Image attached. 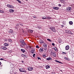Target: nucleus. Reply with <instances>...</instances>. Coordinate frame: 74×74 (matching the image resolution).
Returning <instances> with one entry per match:
<instances>
[{
  "label": "nucleus",
  "instance_id": "1",
  "mask_svg": "<svg viewBox=\"0 0 74 74\" xmlns=\"http://www.w3.org/2000/svg\"><path fill=\"white\" fill-rule=\"evenodd\" d=\"M67 10L69 12H71V7H69L66 8Z\"/></svg>",
  "mask_w": 74,
  "mask_h": 74
},
{
  "label": "nucleus",
  "instance_id": "2",
  "mask_svg": "<svg viewBox=\"0 0 74 74\" xmlns=\"http://www.w3.org/2000/svg\"><path fill=\"white\" fill-rule=\"evenodd\" d=\"M7 6L9 8H14V6L10 5H7Z\"/></svg>",
  "mask_w": 74,
  "mask_h": 74
},
{
  "label": "nucleus",
  "instance_id": "3",
  "mask_svg": "<svg viewBox=\"0 0 74 74\" xmlns=\"http://www.w3.org/2000/svg\"><path fill=\"white\" fill-rule=\"evenodd\" d=\"M28 70L29 71H32L33 70V68L32 67H29L28 68Z\"/></svg>",
  "mask_w": 74,
  "mask_h": 74
},
{
  "label": "nucleus",
  "instance_id": "4",
  "mask_svg": "<svg viewBox=\"0 0 74 74\" xmlns=\"http://www.w3.org/2000/svg\"><path fill=\"white\" fill-rule=\"evenodd\" d=\"M50 29L51 30H52L54 32H56V30H55V28L53 27L51 28Z\"/></svg>",
  "mask_w": 74,
  "mask_h": 74
},
{
  "label": "nucleus",
  "instance_id": "5",
  "mask_svg": "<svg viewBox=\"0 0 74 74\" xmlns=\"http://www.w3.org/2000/svg\"><path fill=\"white\" fill-rule=\"evenodd\" d=\"M70 48V47H69V46L67 45L65 47V49L66 50H68V49H69V48Z\"/></svg>",
  "mask_w": 74,
  "mask_h": 74
},
{
  "label": "nucleus",
  "instance_id": "6",
  "mask_svg": "<svg viewBox=\"0 0 74 74\" xmlns=\"http://www.w3.org/2000/svg\"><path fill=\"white\" fill-rule=\"evenodd\" d=\"M9 33H11V34H13V31L12 29H10L9 31Z\"/></svg>",
  "mask_w": 74,
  "mask_h": 74
},
{
  "label": "nucleus",
  "instance_id": "7",
  "mask_svg": "<svg viewBox=\"0 0 74 74\" xmlns=\"http://www.w3.org/2000/svg\"><path fill=\"white\" fill-rule=\"evenodd\" d=\"M2 48L3 49H4V50H6L7 49V48L5 46H2Z\"/></svg>",
  "mask_w": 74,
  "mask_h": 74
},
{
  "label": "nucleus",
  "instance_id": "8",
  "mask_svg": "<svg viewBox=\"0 0 74 74\" xmlns=\"http://www.w3.org/2000/svg\"><path fill=\"white\" fill-rule=\"evenodd\" d=\"M52 54L54 57H56V54L54 52H52Z\"/></svg>",
  "mask_w": 74,
  "mask_h": 74
},
{
  "label": "nucleus",
  "instance_id": "9",
  "mask_svg": "<svg viewBox=\"0 0 74 74\" xmlns=\"http://www.w3.org/2000/svg\"><path fill=\"white\" fill-rule=\"evenodd\" d=\"M45 68L46 69H47H47H48L50 68V66L48 65H47L45 66Z\"/></svg>",
  "mask_w": 74,
  "mask_h": 74
},
{
  "label": "nucleus",
  "instance_id": "10",
  "mask_svg": "<svg viewBox=\"0 0 74 74\" xmlns=\"http://www.w3.org/2000/svg\"><path fill=\"white\" fill-rule=\"evenodd\" d=\"M39 51L40 52H44L43 48H40V49L39 50Z\"/></svg>",
  "mask_w": 74,
  "mask_h": 74
},
{
  "label": "nucleus",
  "instance_id": "11",
  "mask_svg": "<svg viewBox=\"0 0 74 74\" xmlns=\"http://www.w3.org/2000/svg\"><path fill=\"white\" fill-rule=\"evenodd\" d=\"M46 59L47 60H52V58L51 57H49V58H47Z\"/></svg>",
  "mask_w": 74,
  "mask_h": 74
},
{
  "label": "nucleus",
  "instance_id": "12",
  "mask_svg": "<svg viewBox=\"0 0 74 74\" xmlns=\"http://www.w3.org/2000/svg\"><path fill=\"white\" fill-rule=\"evenodd\" d=\"M53 8L54 10H59V8L58 7H53Z\"/></svg>",
  "mask_w": 74,
  "mask_h": 74
},
{
  "label": "nucleus",
  "instance_id": "13",
  "mask_svg": "<svg viewBox=\"0 0 74 74\" xmlns=\"http://www.w3.org/2000/svg\"><path fill=\"white\" fill-rule=\"evenodd\" d=\"M21 51L23 53H24V52H25L26 51L24 49H21Z\"/></svg>",
  "mask_w": 74,
  "mask_h": 74
},
{
  "label": "nucleus",
  "instance_id": "14",
  "mask_svg": "<svg viewBox=\"0 0 74 74\" xmlns=\"http://www.w3.org/2000/svg\"><path fill=\"white\" fill-rule=\"evenodd\" d=\"M39 42L40 43H44V42L42 40H39Z\"/></svg>",
  "mask_w": 74,
  "mask_h": 74
},
{
  "label": "nucleus",
  "instance_id": "15",
  "mask_svg": "<svg viewBox=\"0 0 74 74\" xmlns=\"http://www.w3.org/2000/svg\"><path fill=\"white\" fill-rule=\"evenodd\" d=\"M69 23L70 25H72L73 24V23L72 21H70L69 22Z\"/></svg>",
  "mask_w": 74,
  "mask_h": 74
},
{
  "label": "nucleus",
  "instance_id": "16",
  "mask_svg": "<svg viewBox=\"0 0 74 74\" xmlns=\"http://www.w3.org/2000/svg\"><path fill=\"white\" fill-rule=\"evenodd\" d=\"M43 46L44 47H47V43H44L43 44Z\"/></svg>",
  "mask_w": 74,
  "mask_h": 74
},
{
  "label": "nucleus",
  "instance_id": "17",
  "mask_svg": "<svg viewBox=\"0 0 74 74\" xmlns=\"http://www.w3.org/2000/svg\"><path fill=\"white\" fill-rule=\"evenodd\" d=\"M33 30L31 29H29L28 32L29 33H33Z\"/></svg>",
  "mask_w": 74,
  "mask_h": 74
},
{
  "label": "nucleus",
  "instance_id": "18",
  "mask_svg": "<svg viewBox=\"0 0 74 74\" xmlns=\"http://www.w3.org/2000/svg\"><path fill=\"white\" fill-rule=\"evenodd\" d=\"M20 41L21 43V44H23V42H24V41L23 40H20Z\"/></svg>",
  "mask_w": 74,
  "mask_h": 74
},
{
  "label": "nucleus",
  "instance_id": "19",
  "mask_svg": "<svg viewBox=\"0 0 74 74\" xmlns=\"http://www.w3.org/2000/svg\"><path fill=\"white\" fill-rule=\"evenodd\" d=\"M55 62H57V63H61L62 64V63L61 62H60L59 61H58L57 60H56Z\"/></svg>",
  "mask_w": 74,
  "mask_h": 74
},
{
  "label": "nucleus",
  "instance_id": "20",
  "mask_svg": "<svg viewBox=\"0 0 74 74\" xmlns=\"http://www.w3.org/2000/svg\"><path fill=\"white\" fill-rule=\"evenodd\" d=\"M4 46H8V45H9L7 43H5L4 44Z\"/></svg>",
  "mask_w": 74,
  "mask_h": 74
},
{
  "label": "nucleus",
  "instance_id": "21",
  "mask_svg": "<svg viewBox=\"0 0 74 74\" xmlns=\"http://www.w3.org/2000/svg\"><path fill=\"white\" fill-rule=\"evenodd\" d=\"M14 10L12 9H10V12H14Z\"/></svg>",
  "mask_w": 74,
  "mask_h": 74
},
{
  "label": "nucleus",
  "instance_id": "22",
  "mask_svg": "<svg viewBox=\"0 0 74 74\" xmlns=\"http://www.w3.org/2000/svg\"><path fill=\"white\" fill-rule=\"evenodd\" d=\"M19 70L20 71V72H22L23 70V69H20L19 68Z\"/></svg>",
  "mask_w": 74,
  "mask_h": 74
},
{
  "label": "nucleus",
  "instance_id": "23",
  "mask_svg": "<svg viewBox=\"0 0 74 74\" xmlns=\"http://www.w3.org/2000/svg\"><path fill=\"white\" fill-rule=\"evenodd\" d=\"M46 19H51V17L49 16H46Z\"/></svg>",
  "mask_w": 74,
  "mask_h": 74
},
{
  "label": "nucleus",
  "instance_id": "24",
  "mask_svg": "<svg viewBox=\"0 0 74 74\" xmlns=\"http://www.w3.org/2000/svg\"><path fill=\"white\" fill-rule=\"evenodd\" d=\"M22 72H24V73H26L27 71H26V70L24 69H23V71H22Z\"/></svg>",
  "mask_w": 74,
  "mask_h": 74
},
{
  "label": "nucleus",
  "instance_id": "25",
  "mask_svg": "<svg viewBox=\"0 0 74 74\" xmlns=\"http://www.w3.org/2000/svg\"><path fill=\"white\" fill-rule=\"evenodd\" d=\"M64 59H65V60H69V59H68V58H67L66 57H65L64 58Z\"/></svg>",
  "mask_w": 74,
  "mask_h": 74
},
{
  "label": "nucleus",
  "instance_id": "26",
  "mask_svg": "<svg viewBox=\"0 0 74 74\" xmlns=\"http://www.w3.org/2000/svg\"><path fill=\"white\" fill-rule=\"evenodd\" d=\"M8 41H9V42H12V40L11 39H9L8 40Z\"/></svg>",
  "mask_w": 74,
  "mask_h": 74
},
{
  "label": "nucleus",
  "instance_id": "27",
  "mask_svg": "<svg viewBox=\"0 0 74 74\" xmlns=\"http://www.w3.org/2000/svg\"><path fill=\"white\" fill-rule=\"evenodd\" d=\"M16 1H18V3H20V4H21V1L19 0H16Z\"/></svg>",
  "mask_w": 74,
  "mask_h": 74
},
{
  "label": "nucleus",
  "instance_id": "28",
  "mask_svg": "<svg viewBox=\"0 0 74 74\" xmlns=\"http://www.w3.org/2000/svg\"><path fill=\"white\" fill-rule=\"evenodd\" d=\"M21 47H24V45L23 44H21L20 45Z\"/></svg>",
  "mask_w": 74,
  "mask_h": 74
},
{
  "label": "nucleus",
  "instance_id": "29",
  "mask_svg": "<svg viewBox=\"0 0 74 74\" xmlns=\"http://www.w3.org/2000/svg\"><path fill=\"white\" fill-rule=\"evenodd\" d=\"M42 18L43 19H47L46 17H44Z\"/></svg>",
  "mask_w": 74,
  "mask_h": 74
},
{
  "label": "nucleus",
  "instance_id": "30",
  "mask_svg": "<svg viewBox=\"0 0 74 74\" xmlns=\"http://www.w3.org/2000/svg\"><path fill=\"white\" fill-rule=\"evenodd\" d=\"M32 51H34V48H32Z\"/></svg>",
  "mask_w": 74,
  "mask_h": 74
},
{
  "label": "nucleus",
  "instance_id": "31",
  "mask_svg": "<svg viewBox=\"0 0 74 74\" xmlns=\"http://www.w3.org/2000/svg\"><path fill=\"white\" fill-rule=\"evenodd\" d=\"M47 41H49V42H51V39H47Z\"/></svg>",
  "mask_w": 74,
  "mask_h": 74
},
{
  "label": "nucleus",
  "instance_id": "32",
  "mask_svg": "<svg viewBox=\"0 0 74 74\" xmlns=\"http://www.w3.org/2000/svg\"><path fill=\"white\" fill-rule=\"evenodd\" d=\"M36 48H39L40 47L38 46V45H37L36 46Z\"/></svg>",
  "mask_w": 74,
  "mask_h": 74
},
{
  "label": "nucleus",
  "instance_id": "33",
  "mask_svg": "<svg viewBox=\"0 0 74 74\" xmlns=\"http://www.w3.org/2000/svg\"><path fill=\"white\" fill-rule=\"evenodd\" d=\"M22 57H23V58H25L26 57V56H25V55H22Z\"/></svg>",
  "mask_w": 74,
  "mask_h": 74
},
{
  "label": "nucleus",
  "instance_id": "34",
  "mask_svg": "<svg viewBox=\"0 0 74 74\" xmlns=\"http://www.w3.org/2000/svg\"><path fill=\"white\" fill-rule=\"evenodd\" d=\"M34 51H33L32 50L31 51V53H33H33H34Z\"/></svg>",
  "mask_w": 74,
  "mask_h": 74
},
{
  "label": "nucleus",
  "instance_id": "35",
  "mask_svg": "<svg viewBox=\"0 0 74 74\" xmlns=\"http://www.w3.org/2000/svg\"><path fill=\"white\" fill-rule=\"evenodd\" d=\"M23 44L26 45V43H25V42H24L23 43Z\"/></svg>",
  "mask_w": 74,
  "mask_h": 74
},
{
  "label": "nucleus",
  "instance_id": "36",
  "mask_svg": "<svg viewBox=\"0 0 74 74\" xmlns=\"http://www.w3.org/2000/svg\"><path fill=\"white\" fill-rule=\"evenodd\" d=\"M54 49H55V51H57V48H56V47H54Z\"/></svg>",
  "mask_w": 74,
  "mask_h": 74
},
{
  "label": "nucleus",
  "instance_id": "37",
  "mask_svg": "<svg viewBox=\"0 0 74 74\" xmlns=\"http://www.w3.org/2000/svg\"><path fill=\"white\" fill-rule=\"evenodd\" d=\"M44 49H45V51H46V50H47V48L46 47H45L44 48Z\"/></svg>",
  "mask_w": 74,
  "mask_h": 74
},
{
  "label": "nucleus",
  "instance_id": "38",
  "mask_svg": "<svg viewBox=\"0 0 74 74\" xmlns=\"http://www.w3.org/2000/svg\"><path fill=\"white\" fill-rule=\"evenodd\" d=\"M60 1H61V2L62 3H64V2H63V1L62 0H61Z\"/></svg>",
  "mask_w": 74,
  "mask_h": 74
},
{
  "label": "nucleus",
  "instance_id": "39",
  "mask_svg": "<svg viewBox=\"0 0 74 74\" xmlns=\"http://www.w3.org/2000/svg\"><path fill=\"white\" fill-rule=\"evenodd\" d=\"M58 6H59V7H61V6H62V5H61V4H58Z\"/></svg>",
  "mask_w": 74,
  "mask_h": 74
},
{
  "label": "nucleus",
  "instance_id": "40",
  "mask_svg": "<svg viewBox=\"0 0 74 74\" xmlns=\"http://www.w3.org/2000/svg\"><path fill=\"white\" fill-rule=\"evenodd\" d=\"M43 57H44V58L46 57V56H45V54H43Z\"/></svg>",
  "mask_w": 74,
  "mask_h": 74
},
{
  "label": "nucleus",
  "instance_id": "41",
  "mask_svg": "<svg viewBox=\"0 0 74 74\" xmlns=\"http://www.w3.org/2000/svg\"><path fill=\"white\" fill-rule=\"evenodd\" d=\"M37 58L38 59H40V60H41V58H40L39 57H38Z\"/></svg>",
  "mask_w": 74,
  "mask_h": 74
},
{
  "label": "nucleus",
  "instance_id": "42",
  "mask_svg": "<svg viewBox=\"0 0 74 74\" xmlns=\"http://www.w3.org/2000/svg\"><path fill=\"white\" fill-rule=\"evenodd\" d=\"M0 60H4V59L3 58H1Z\"/></svg>",
  "mask_w": 74,
  "mask_h": 74
},
{
  "label": "nucleus",
  "instance_id": "43",
  "mask_svg": "<svg viewBox=\"0 0 74 74\" xmlns=\"http://www.w3.org/2000/svg\"><path fill=\"white\" fill-rule=\"evenodd\" d=\"M62 54H63V55H64V54H66V53L63 52Z\"/></svg>",
  "mask_w": 74,
  "mask_h": 74
},
{
  "label": "nucleus",
  "instance_id": "44",
  "mask_svg": "<svg viewBox=\"0 0 74 74\" xmlns=\"http://www.w3.org/2000/svg\"><path fill=\"white\" fill-rule=\"evenodd\" d=\"M1 13H4V12L3 11H1Z\"/></svg>",
  "mask_w": 74,
  "mask_h": 74
},
{
  "label": "nucleus",
  "instance_id": "45",
  "mask_svg": "<svg viewBox=\"0 0 74 74\" xmlns=\"http://www.w3.org/2000/svg\"><path fill=\"white\" fill-rule=\"evenodd\" d=\"M52 45H53V46H55V44L54 43H52Z\"/></svg>",
  "mask_w": 74,
  "mask_h": 74
},
{
  "label": "nucleus",
  "instance_id": "46",
  "mask_svg": "<svg viewBox=\"0 0 74 74\" xmlns=\"http://www.w3.org/2000/svg\"><path fill=\"white\" fill-rule=\"evenodd\" d=\"M28 47L29 48H30V49H31V46H28Z\"/></svg>",
  "mask_w": 74,
  "mask_h": 74
},
{
  "label": "nucleus",
  "instance_id": "47",
  "mask_svg": "<svg viewBox=\"0 0 74 74\" xmlns=\"http://www.w3.org/2000/svg\"><path fill=\"white\" fill-rule=\"evenodd\" d=\"M53 52V51H51L50 53V54L51 55H52V52Z\"/></svg>",
  "mask_w": 74,
  "mask_h": 74
},
{
  "label": "nucleus",
  "instance_id": "48",
  "mask_svg": "<svg viewBox=\"0 0 74 74\" xmlns=\"http://www.w3.org/2000/svg\"><path fill=\"white\" fill-rule=\"evenodd\" d=\"M35 55H36V54H34L33 55V57H34V56H35Z\"/></svg>",
  "mask_w": 74,
  "mask_h": 74
},
{
  "label": "nucleus",
  "instance_id": "49",
  "mask_svg": "<svg viewBox=\"0 0 74 74\" xmlns=\"http://www.w3.org/2000/svg\"><path fill=\"white\" fill-rule=\"evenodd\" d=\"M33 17H34V18H36V16H33Z\"/></svg>",
  "mask_w": 74,
  "mask_h": 74
},
{
  "label": "nucleus",
  "instance_id": "50",
  "mask_svg": "<svg viewBox=\"0 0 74 74\" xmlns=\"http://www.w3.org/2000/svg\"><path fill=\"white\" fill-rule=\"evenodd\" d=\"M21 62H22V63H24V62H23V61H21Z\"/></svg>",
  "mask_w": 74,
  "mask_h": 74
},
{
  "label": "nucleus",
  "instance_id": "51",
  "mask_svg": "<svg viewBox=\"0 0 74 74\" xmlns=\"http://www.w3.org/2000/svg\"><path fill=\"white\" fill-rule=\"evenodd\" d=\"M1 62H0V66L1 65Z\"/></svg>",
  "mask_w": 74,
  "mask_h": 74
},
{
  "label": "nucleus",
  "instance_id": "52",
  "mask_svg": "<svg viewBox=\"0 0 74 74\" xmlns=\"http://www.w3.org/2000/svg\"><path fill=\"white\" fill-rule=\"evenodd\" d=\"M26 48H27V49H29V47H26Z\"/></svg>",
  "mask_w": 74,
  "mask_h": 74
},
{
  "label": "nucleus",
  "instance_id": "53",
  "mask_svg": "<svg viewBox=\"0 0 74 74\" xmlns=\"http://www.w3.org/2000/svg\"><path fill=\"white\" fill-rule=\"evenodd\" d=\"M37 28L39 29V28H40V27H39V26H38V27H37Z\"/></svg>",
  "mask_w": 74,
  "mask_h": 74
},
{
  "label": "nucleus",
  "instance_id": "54",
  "mask_svg": "<svg viewBox=\"0 0 74 74\" xmlns=\"http://www.w3.org/2000/svg\"><path fill=\"white\" fill-rule=\"evenodd\" d=\"M70 33L71 34H73V33H72L71 32H70Z\"/></svg>",
  "mask_w": 74,
  "mask_h": 74
},
{
  "label": "nucleus",
  "instance_id": "55",
  "mask_svg": "<svg viewBox=\"0 0 74 74\" xmlns=\"http://www.w3.org/2000/svg\"><path fill=\"white\" fill-rule=\"evenodd\" d=\"M64 27V25H62V27Z\"/></svg>",
  "mask_w": 74,
  "mask_h": 74
},
{
  "label": "nucleus",
  "instance_id": "56",
  "mask_svg": "<svg viewBox=\"0 0 74 74\" xmlns=\"http://www.w3.org/2000/svg\"><path fill=\"white\" fill-rule=\"evenodd\" d=\"M60 71H61V72H62V70H60Z\"/></svg>",
  "mask_w": 74,
  "mask_h": 74
},
{
  "label": "nucleus",
  "instance_id": "57",
  "mask_svg": "<svg viewBox=\"0 0 74 74\" xmlns=\"http://www.w3.org/2000/svg\"><path fill=\"white\" fill-rule=\"evenodd\" d=\"M1 10H0V12H1Z\"/></svg>",
  "mask_w": 74,
  "mask_h": 74
},
{
  "label": "nucleus",
  "instance_id": "58",
  "mask_svg": "<svg viewBox=\"0 0 74 74\" xmlns=\"http://www.w3.org/2000/svg\"><path fill=\"white\" fill-rule=\"evenodd\" d=\"M9 74H10V73H9Z\"/></svg>",
  "mask_w": 74,
  "mask_h": 74
}]
</instances>
